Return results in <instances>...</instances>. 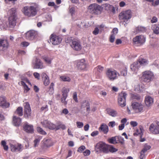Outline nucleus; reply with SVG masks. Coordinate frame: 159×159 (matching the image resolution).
I'll return each mask as SVG.
<instances>
[{
    "instance_id": "f257e3e1",
    "label": "nucleus",
    "mask_w": 159,
    "mask_h": 159,
    "mask_svg": "<svg viewBox=\"0 0 159 159\" xmlns=\"http://www.w3.org/2000/svg\"><path fill=\"white\" fill-rule=\"evenodd\" d=\"M16 9L12 8L8 11L10 16L8 19L9 25L11 27L15 26L16 24Z\"/></svg>"
},
{
    "instance_id": "f03ea898",
    "label": "nucleus",
    "mask_w": 159,
    "mask_h": 159,
    "mask_svg": "<svg viewBox=\"0 0 159 159\" xmlns=\"http://www.w3.org/2000/svg\"><path fill=\"white\" fill-rule=\"evenodd\" d=\"M102 10V7L96 3L92 4L88 7L89 12L92 15H99L101 13Z\"/></svg>"
},
{
    "instance_id": "7ed1b4c3",
    "label": "nucleus",
    "mask_w": 159,
    "mask_h": 159,
    "mask_svg": "<svg viewBox=\"0 0 159 159\" xmlns=\"http://www.w3.org/2000/svg\"><path fill=\"white\" fill-rule=\"evenodd\" d=\"M22 10L24 14L28 17L34 16L37 13L36 8L34 6H25Z\"/></svg>"
},
{
    "instance_id": "20e7f679",
    "label": "nucleus",
    "mask_w": 159,
    "mask_h": 159,
    "mask_svg": "<svg viewBox=\"0 0 159 159\" xmlns=\"http://www.w3.org/2000/svg\"><path fill=\"white\" fill-rule=\"evenodd\" d=\"M106 75L110 80L113 81L117 78L119 73L116 70L110 68L107 69Z\"/></svg>"
},
{
    "instance_id": "39448f33",
    "label": "nucleus",
    "mask_w": 159,
    "mask_h": 159,
    "mask_svg": "<svg viewBox=\"0 0 159 159\" xmlns=\"http://www.w3.org/2000/svg\"><path fill=\"white\" fill-rule=\"evenodd\" d=\"M127 94L124 92H121L119 94L118 98V103L119 105L121 107L125 106L126 98Z\"/></svg>"
},
{
    "instance_id": "423d86ee",
    "label": "nucleus",
    "mask_w": 159,
    "mask_h": 159,
    "mask_svg": "<svg viewBox=\"0 0 159 159\" xmlns=\"http://www.w3.org/2000/svg\"><path fill=\"white\" fill-rule=\"evenodd\" d=\"M141 77L142 80L145 82H149L153 77V73L150 71H147L143 72Z\"/></svg>"
},
{
    "instance_id": "0eeeda50",
    "label": "nucleus",
    "mask_w": 159,
    "mask_h": 159,
    "mask_svg": "<svg viewBox=\"0 0 159 159\" xmlns=\"http://www.w3.org/2000/svg\"><path fill=\"white\" fill-rule=\"evenodd\" d=\"M49 40L53 45H56L61 43L62 39L59 36L52 34L50 36Z\"/></svg>"
},
{
    "instance_id": "6e6552de",
    "label": "nucleus",
    "mask_w": 159,
    "mask_h": 159,
    "mask_svg": "<svg viewBox=\"0 0 159 159\" xmlns=\"http://www.w3.org/2000/svg\"><path fill=\"white\" fill-rule=\"evenodd\" d=\"M131 107L136 113L141 112L143 109V106L140 103L137 102H132Z\"/></svg>"
},
{
    "instance_id": "1a4fd4ad",
    "label": "nucleus",
    "mask_w": 159,
    "mask_h": 159,
    "mask_svg": "<svg viewBox=\"0 0 159 159\" xmlns=\"http://www.w3.org/2000/svg\"><path fill=\"white\" fill-rule=\"evenodd\" d=\"M24 116L26 118H29L31 114V109L30 105L28 102H25L24 103Z\"/></svg>"
},
{
    "instance_id": "9d476101",
    "label": "nucleus",
    "mask_w": 159,
    "mask_h": 159,
    "mask_svg": "<svg viewBox=\"0 0 159 159\" xmlns=\"http://www.w3.org/2000/svg\"><path fill=\"white\" fill-rule=\"evenodd\" d=\"M23 130L28 133L33 134L34 132L33 125L29 124L27 122H25L23 124Z\"/></svg>"
},
{
    "instance_id": "9b49d317",
    "label": "nucleus",
    "mask_w": 159,
    "mask_h": 159,
    "mask_svg": "<svg viewBox=\"0 0 159 159\" xmlns=\"http://www.w3.org/2000/svg\"><path fill=\"white\" fill-rule=\"evenodd\" d=\"M107 145L104 143L102 142L98 143L95 146V150L97 152L100 151L106 153L107 151Z\"/></svg>"
},
{
    "instance_id": "f8f14e48",
    "label": "nucleus",
    "mask_w": 159,
    "mask_h": 159,
    "mask_svg": "<svg viewBox=\"0 0 159 159\" xmlns=\"http://www.w3.org/2000/svg\"><path fill=\"white\" fill-rule=\"evenodd\" d=\"M76 62L77 64L76 66L79 69L84 70L87 66V64L84 59L77 60L76 61Z\"/></svg>"
},
{
    "instance_id": "ddd939ff",
    "label": "nucleus",
    "mask_w": 159,
    "mask_h": 159,
    "mask_svg": "<svg viewBox=\"0 0 159 159\" xmlns=\"http://www.w3.org/2000/svg\"><path fill=\"white\" fill-rule=\"evenodd\" d=\"M11 151L13 152H20L22 150L23 146L21 144L17 143L16 144H10Z\"/></svg>"
},
{
    "instance_id": "4468645a",
    "label": "nucleus",
    "mask_w": 159,
    "mask_h": 159,
    "mask_svg": "<svg viewBox=\"0 0 159 159\" xmlns=\"http://www.w3.org/2000/svg\"><path fill=\"white\" fill-rule=\"evenodd\" d=\"M149 131L154 134H159V123L152 124L149 127Z\"/></svg>"
},
{
    "instance_id": "2eb2a0df",
    "label": "nucleus",
    "mask_w": 159,
    "mask_h": 159,
    "mask_svg": "<svg viewBox=\"0 0 159 159\" xmlns=\"http://www.w3.org/2000/svg\"><path fill=\"white\" fill-rule=\"evenodd\" d=\"M119 18L124 22L127 21L129 19V10H127L122 11L120 13Z\"/></svg>"
},
{
    "instance_id": "dca6fc26",
    "label": "nucleus",
    "mask_w": 159,
    "mask_h": 159,
    "mask_svg": "<svg viewBox=\"0 0 159 159\" xmlns=\"http://www.w3.org/2000/svg\"><path fill=\"white\" fill-rule=\"evenodd\" d=\"M42 125L44 127L48 128L51 129H56V125L47 120H44L41 122Z\"/></svg>"
},
{
    "instance_id": "f3484780",
    "label": "nucleus",
    "mask_w": 159,
    "mask_h": 159,
    "mask_svg": "<svg viewBox=\"0 0 159 159\" xmlns=\"http://www.w3.org/2000/svg\"><path fill=\"white\" fill-rule=\"evenodd\" d=\"M70 46L73 49L76 51H80L82 48L80 42L78 40L72 41Z\"/></svg>"
},
{
    "instance_id": "a211bd4d",
    "label": "nucleus",
    "mask_w": 159,
    "mask_h": 159,
    "mask_svg": "<svg viewBox=\"0 0 159 159\" xmlns=\"http://www.w3.org/2000/svg\"><path fill=\"white\" fill-rule=\"evenodd\" d=\"M145 41V37L142 35L136 36L133 39V42L135 44L139 43L142 44L144 43Z\"/></svg>"
},
{
    "instance_id": "6ab92c4d",
    "label": "nucleus",
    "mask_w": 159,
    "mask_h": 159,
    "mask_svg": "<svg viewBox=\"0 0 159 159\" xmlns=\"http://www.w3.org/2000/svg\"><path fill=\"white\" fill-rule=\"evenodd\" d=\"M9 102H7L6 98L0 96V106L3 108H7L10 106Z\"/></svg>"
},
{
    "instance_id": "aec40b11",
    "label": "nucleus",
    "mask_w": 159,
    "mask_h": 159,
    "mask_svg": "<svg viewBox=\"0 0 159 159\" xmlns=\"http://www.w3.org/2000/svg\"><path fill=\"white\" fill-rule=\"evenodd\" d=\"M37 34L36 32L34 30H30L26 33L27 39L29 40H33Z\"/></svg>"
},
{
    "instance_id": "412c9836",
    "label": "nucleus",
    "mask_w": 159,
    "mask_h": 159,
    "mask_svg": "<svg viewBox=\"0 0 159 159\" xmlns=\"http://www.w3.org/2000/svg\"><path fill=\"white\" fill-rule=\"evenodd\" d=\"M44 147L48 148L53 145V142L51 139L45 138L43 140Z\"/></svg>"
},
{
    "instance_id": "4be33fe9",
    "label": "nucleus",
    "mask_w": 159,
    "mask_h": 159,
    "mask_svg": "<svg viewBox=\"0 0 159 159\" xmlns=\"http://www.w3.org/2000/svg\"><path fill=\"white\" fill-rule=\"evenodd\" d=\"M8 43L6 40L0 39V50H4L8 46Z\"/></svg>"
},
{
    "instance_id": "5701e85b",
    "label": "nucleus",
    "mask_w": 159,
    "mask_h": 159,
    "mask_svg": "<svg viewBox=\"0 0 159 159\" xmlns=\"http://www.w3.org/2000/svg\"><path fill=\"white\" fill-rule=\"evenodd\" d=\"M44 67L43 63L41 60L36 58L35 60V63L34 66V68L36 69H42Z\"/></svg>"
},
{
    "instance_id": "b1692460",
    "label": "nucleus",
    "mask_w": 159,
    "mask_h": 159,
    "mask_svg": "<svg viewBox=\"0 0 159 159\" xmlns=\"http://www.w3.org/2000/svg\"><path fill=\"white\" fill-rule=\"evenodd\" d=\"M145 102L146 105L147 107H149L153 104V99L150 96H147L145 98Z\"/></svg>"
},
{
    "instance_id": "393cba45",
    "label": "nucleus",
    "mask_w": 159,
    "mask_h": 159,
    "mask_svg": "<svg viewBox=\"0 0 159 159\" xmlns=\"http://www.w3.org/2000/svg\"><path fill=\"white\" fill-rule=\"evenodd\" d=\"M99 131L102 132L104 134H107L109 131L108 127L106 124H102L99 128Z\"/></svg>"
},
{
    "instance_id": "a878e982",
    "label": "nucleus",
    "mask_w": 159,
    "mask_h": 159,
    "mask_svg": "<svg viewBox=\"0 0 159 159\" xmlns=\"http://www.w3.org/2000/svg\"><path fill=\"white\" fill-rule=\"evenodd\" d=\"M41 76L43 79V83L45 86H47L49 84V78L48 76L45 73H43Z\"/></svg>"
},
{
    "instance_id": "bb28decb",
    "label": "nucleus",
    "mask_w": 159,
    "mask_h": 159,
    "mask_svg": "<svg viewBox=\"0 0 159 159\" xmlns=\"http://www.w3.org/2000/svg\"><path fill=\"white\" fill-rule=\"evenodd\" d=\"M13 122L15 126H19L21 123V119L20 117L14 116L13 117Z\"/></svg>"
},
{
    "instance_id": "cd10ccee",
    "label": "nucleus",
    "mask_w": 159,
    "mask_h": 159,
    "mask_svg": "<svg viewBox=\"0 0 159 159\" xmlns=\"http://www.w3.org/2000/svg\"><path fill=\"white\" fill-rule=\"evenodd\" d=\"M139 66L138 61H136L131 64L130 66V69L133 72L136 71Z\"/></svg>"
},
{
    "instance_id": "c85d7f7f",
    "label": "nucleus",
    "mask_w": 159,
    "mask_h": 159,
    "mask_svg": "<svg viewBox=\"0 0 159 159\" xmlns=\"http://www.w3.org/2000/svg\"><path fill=\"white\" fill-rule=\"evenodd\" d=\"M107 113L110 116L112 117L116 116L117 115V112L114 110L110 108H107Z\"/></svg>"
},
{
    "instance_id": "c756f323",
    "label": "nucleus",
    "mask_w": 159,
    "mask_h": 159,
    "mask_svg": "<svg viewBox=\"0 0 159 159\" xmlns=\"http://www.w3.org/2000/svg\"><path fill=\"white\" fill-rule=\"evenodd\" d=\"M107 151L106 153H107L109 152H114L118 151V149L114 148L113 146L107 145Z\"/></svg>"
},
{
    "instance_id": "7c9ffc66",
    "label": "nucleus",
    "mask_w": 159,
    "mask_h": 159,
    "mask_svg": "<svg viewBox=\"0 0 159 159\" xmlns=\"http://www.w3.org/2000/svg\"><path fill=\"white\" fill-rule=\"evenodd\" d=\"M144 88V86L143 84H137L135 86L134 90L137 92H141L143 91Z\"/></svg>"
},
{
    "instance_id": "2f4dec72",
    "label": "nucleus",
    "mask_w": 159,
    "mask_h": 159,
    "mask_svg": "<svg viewBox=\"0 0 159 159\" xmlns=\"http://www.w3.org/2000/svg\"><path fill=\"white\" fill-rule=\"evenodd\" d=\"M127 120L126 118H124L121 120V124L118 126V129L120 130H122L124 128L125 124Z\"/></svg>"
},
{
    "instance_id": "473e14b6",
    "label": "nucleus",
    "mask_w": 159,
    "mask_h": 159,
    "mask_svg": "<svg viewBox=\"0 0 159 159\" xmlns=\"http://www.w3.org/2000/svg\"><path fill=\"white\" fill-rule=\"evenodd\" d=\"M104 70V67L100 65L98 66L94 69V70L96 71L95 73L98 74L101 73Z\"/></svg>"
},
{
    "instance_id": "72a5a7b5",
    "label": "nucleus",
    "mask_w": 159,
    "mask_h": 159,
    "mask_svg": "<svg viewBox=\"0 0 159 159\" xmlns=\"http://www.w3.org/2000/svg\"><path fill=\"white\" fill-rule=\"evenodd\" d=\"M15 113L19 116H21L23 115V108L22 107H19L16 110Z\"/></svg>"
},
{
    "instance_id": "f704fd0d",
    "label": "nucleus",
    "mask_w": 159,
    "mask_h": 159,
    "mask_svg": "<svg viewBox=\"0 0 159 159\" xmlns=\"http://www.w3.org/2000/svg\"><path fill=\"white\" fill-rule=\"evenodd\" d=\"M152 30L154 33L157 34H159V27L156 25H154L152 26Z\"/></svg>"
},
{
    "instance_id": "c9c22d12",
    "label": "nucleus",
    "mask_w": 159,
    "mask_h": 159,
    "mask_svg": "<svg viewBox=\"0 0 159 159\" xmlns=\"http://www.w3.org/2000/svg\"><path fill=\"white\" fill-rule=\"evenodd\" d=\"M139 63V64L140 66V65H146L148 63V61L146 59H140L139 60V61H138Z\"/></svg>"
},
{
    "instance_id": "e433bc0d",
    "label": "nucleus",
    "mask_w": 159,
    "mask_h": 159,
    "mask_svg": "<svg viewBox=\"0 0 159 159\" xmlns=\"http://www.w3.org/2000/svg\"><path fill=\"white\" fill-rule=\"evenodd\" d=\"M108 142L111 144H116L117 143L116 142V136L113 137L108 139Z\"/></svg>"
},
{
    "instance_id": "4c0bfd02",
    "label": "nucleus",
    "mask_w": 159,
    "mask_h": 159,
    "mask_svg": "<svg viewBox=\"0 0 159 159\" xmlns=\"http://www.w3.org/2000/svg\"><path fill=\"white\" fill-rule=\"evenodd\" d=\"M36 129L37 132L43 135H46L47 134L46 132L44 131L43 129L40 127H37L36 128Z\"/></svg>"
},
{
    "instance_id": "58836bf2",
    "label": "nucleus",
    "mask_w": 159,
    "mask_h": 159,
    "mask_svg": "<svg viewBox=\"0 0 159 159\" xmlns=\"http://www.w3.org/2000/svg\"><path fill=\"white\" fill-rule=\"evenodd\" d=\"M42 58L46 63L49 64L51 63L52 59L51 58L48 57H43Z\"/></svg>"
},
{
    "instance_id": "ea45409f",
    "label": "nucleus",
    "mask_w": 159,
    "mask_h": 159,
    "mask_svg": "<svg viewBox=\"0 0 159 159\" xmlns=\"http://www.w3.org/2000/svg\"><path fill=\"white\" fill-rule=\"evenodd\" d=\"M116 142L118 143H120L123 144L124 142V139L120 136H116Z\"/></svg>"
},
{
    "instance_id": "a19ab883",
    "label": "nucleus",
    "mask_w": 159,
    "mask_h": 159,
    "mask_svg": "<svg viewBox=\"0 0 159 159\" xmlns=\"http://www.w3.org/2000/svg\"><path fill=\"white\" fill-rule=\"evenodd\" d=\"M130 97L132 99L139 100L140 99V96L136 93L132 94H131Z\"/></svg>"
},
{
    "instance_id": "79ce46f5",
    "label": "nucleus",
    "mask_w": 159,
    "mask_h": 159,
    "mask_svg": "<svg viewBox=\"0 0 159 159\" xmlns=\"http://www.w3.org/2000/svg\"><path fill=\"white\" fill-rule=\"evenodd\" d=\"M137 30L139 32H146L147 29L146 27L143 26H138Z\"/></svg>"
},
{
    "instance_id": "37998d69",
    "label": "nucleus",
    "mask_w": 159,
    "mask_h": 159,
    "mask_svg": "<svg viewBox=\"0 0 159 159\" xmlns=\"http://www.w3.org/2000/svg\"><path fill=\"white\" fill-rule=\"evenodd\" d=\"M21 84L24 87L25 91H26V92H27L30 90V89L28 87V86L24 82V81H21Z\"/></svg>"
},
{
    "instance_id": "c03bdc74",
    "label": "nucleus",
    "mask_w": 159,
    "mask_h": 159,
    "mask_svg": "<svg viewBox=\"0 0 159 159\" xmlns=\"http://www.w3.org/2000/svg\"><path fill=\"white\" fill-rule=\"evenodd\" d=\"M1 145L3 146V148L5 151H7L8 150V147L7 145H6V143L4 140H2L1 142Z\"/></svg>"
},
{
    "instance_id": "a18cd8bd",
    "label": "nucleus",
    "mask_w": 159,
    "mask_h": 159,
    "mask_svg": "<svg viewBox=\"0 0 159 159\" xmlns=\"http://www.w3.org/2000/svg\"><path fill=\"white\" fill-rule=\"evenodd\" d=\"M60 78L64 81L70 82V79L69 77L65 76H60Z\"/></svg>"
},
{
    "instance_id": "49530a36",
    "label": "nucleus",
    "mask_w": 159,
    "mask_h": 159,
    "mask_svg": "<svg viewBox=\"0 0 159 159\" xmlns=\"http://www.w3.org/2000/svg\"><path fill=\"white\" fill-rule=\"evenodd\" d=\"M144 131L143 127L141 126L140 127V130L139 129H137L136 130V132L138 134H141V135L143 134V133Z\"/></svg>"
},
{
    "instance_id": "de8ad7c7",
    "label": "nucleus",
    "mask_w": 159,
    "mask_h": 159,
    "mask_svg": "<svg viewBox=\"0 0 159 159\" xmlns=\"http://www.w3.org/2000/svg\"><path fill=\"white\" fill-rule=\"evenodd\" d=\"M40 139L39 138L35 139L34 141V147H37L40 141Z\"/></svg>"
},
{
    "instance_id": "09e8293b",
    "label": "nucleus",
    "mask_w": 159,
    "mask_h": 159,
    "mask_svg": "<svg viewBox=\"0 0 159 159\" xmlns=\"http://www.w3.org/2000/svg\"><path fill=\"white\" fill-rule=\"evenodd\" d=\"M60 129H61L63 130L66 129V126L63 124H61L57 126H56V130H57Z\"/></svg>"
},
{
    "instance_id": "8fccbe9b",
    "label": "nucleus",
    "mask_w": 159,
    "mask_h": 159,
    "mask_svg": "<svg viewBox=\"0 0 159 159\" xmlns=\"http://www.w3.org/2000/svg\"><path fill=\"white\" fill-rule=\"evenodd\" d=\"M112 6V5H111L109 4H105L104 5L105 9L107 11L111 10Z\"/></svg>"
},
{
    "instance_id": "3c124183",
    "label": "nucleus",
    "mask_w": 159,
    "mask_h": 159,
    "mask_svg": "<svg viewBox=\"0 0 159 159\" xmlns=\"http://www.w3.org/2000/svg\"><path fill=\"white\" fill-rule=\"evenodd\" d=\"M151 148V146L146 144H145L144 148L142 150L146 152L148 150H149Z\"/></svg>"
},
{
    "instance_id": "603ef678",
    "label": "nucleus",
    "mask_w": 159,
    "mask_h": 159,
    "mask_svg": "<svg viewBox=\"0 0 159 159\" xmlns=\"http://www.w3.org/2000/svg\"><path fill=\"white\" fill-rule=\"evenodd\" d=\"M77 127L79 128H82L84 126V124L83 122L79 121H77L76 122Z\"/></svg>"
},
{
    "instance_id": "864d4df0",
    "label": "nucleus",
    "mask_w": 159,
    "mask_h": 159,
    "mask_svg": "<svg viewBox=\"0 0 159 159\" xmlns=\"http://www.w3.org/2000/svg\"><path fill=\"white\" fill-rule=\"evenodd\" d=\"M85 146L83 145L81 146L78 148L77 152H81L85 149Z\"/></svg>"
},
{
    "instance_id": "5fc2aeb1",
    "label": "nucleus",
    "mask_w": 159,
    "mask_h": 159,
    "mask_svg": "<svg viewBox=\"0 0 159 159\" xmlns=\"http://www.w3.org/2000/svg\"><path fill=\"white\" fill-rule=\"evenodd\" d=\"M69 12L71 14L72 16L75 13V8L74 7H71L69 8Z\"/></svg>"
},
{
    "instance_id": "6e6d98bb",
    "label": "nucleus",
    "mask_w": 159,
    "mask_h": 159,
    "mask_svg": "<svg viewBox=\"0 0 159 159\" xmlns=\"http://www.w3.org/2000/svg\"><path fill=\"white\" fill-rule=\"evenodd\" d=\"M115 36L114 34H111L109 38V41L111 43H113L114 41Z\"/></svg>"
},
{
    "instance_id": "4d7b16f0",
    "label": "nucleus",
    "mask_w": 159,
    "mask_h": 159,
    "mask_svg": "<svg viewBox=\"0 0 159 159\" xmlns=\"http://www.w3.org/2000/svg\"><path fill=\"white\" fill-rule=\"evenodd\" d=\"M66 98H64V97H62L61 99V102L65 105L67 104V101H66Z\"/></svg>"
},
{
    "instance_id": "13d9d810",
    "label": "nucleus",
    "mask_w": 159,
    "mask_h": 159,
    "mask_svg": "<svg viewBox=\"0 0 159 159\" xmlns=\"http://www.w3.org/2000/svg\"><path fill=\"white\" fill-rule=\"evenodd\" d=\"M73 98V99L76 102H78V101L77 99V94L76 92H75L74 93Z\"/></svg>"
},
{
    "instance_id": "bf43d9fd",
    "label": "nucleus",
    "mask_w": 159,
    "mask_h": 159,
    "mask_svg": "<svg viewBox=\"0 0 159 159\" xmlns=\"http://www.w3.org/2000/svg\"><path fill=\"white\" fill-rule=\"evenodd\" d=\"M130 123L132 127H136L138 125V123L136 121H131L130 122Z\"/></svg>"
},
{
    "instance_id": "052dcab7",
    "label": "nucleus",
    "mask_w": 159,
    "mask_h": 159,
    "mask_svg": "<svg viewBox=\"0 0 159 159\" xmlns=\"http://www.w3.org/2000/svg\"><path fill=\"white\" fill-rule=\"evenodd\" d=\"M118 32V29L117 28H114L111 32L112 34H114L115 36H116V35L117 34Z\"/></svg>"
},
{
    "instance_id": "680f3d73",
    "label": "nucleus",
    "mask_w": 159,
    "mask_h": 159,
    "mask_svg": "<svg viewBox=\"0 0 159 159\" xmlns=\"http://www.w3.org/2000/svg\"><path fill=\"white\" fill-rule=\"evenodd\" d=\"M99 32V30L98 28L96 27L95 28L93 32V33L94 35L98 34Z\"/></svg>"
},
{
    "instance_id": "e2e57ef3",
    "label": "nucleus",
    "mask_w": 159,
    "mask_h": 159,
    "mask_svg": "<svg viewBox=\"0 0 159 159\" xmlns=\"http://www.w3.org/2000/svg\"><path fill=\"white\" fill-rule=\"evenodd\" d=\"M90 153V151L89 150H86L85 151L83 152V154L85 156H88Z\"/></svg>"
},
{
    "instance_id": "0e129e2a",
    "label": "nucleus",
    "mask_w": 159,
    "mask_h": 159,
    "mask_svg": "<svg viewBox=\"0 0 159 159\" xmlns=\"http://www.w3.org/2000/svg\"><path fill=\"white\" fill-rule=\"evenodd\" d=\"M33 75L35 78L38 80L40 79V75L39 73L37 72H34L33 74Z\"/></svg>"
},
{
    "instance_id": "69168bd1",
    "label": "nucleus",
    "mask_w": 159,
    "mask_h": 159,
    "mask_svg": "<svg viewBox=\"0 0 159 159\" xmlns=\"http://www.w3.org/2000/svg\"><path fill=\"white\" fill-rule=\"evenodd\" d=\"M86 111L89 113L90 111V107L89 103L88 102L86 103Z\"/></svg>"
},
{
    "instance_id": "338daca9",
    "label": "nucleus",
    "mask_w": 159,
    "mask_h": 159,
    "mask_svg": "<svg viewBox=\"0 0 159 159\" xmlns=\"http://www.w3.org/2000/svg\"><path fill=\"white\" fill-rule=\"evenodd\" d=\"M145 152L143 150H142L141 153H140V155L139 156L140 158L141 159H143V158L145 156Z\"/></svg>"
},
{
    "instance_id": "774afa93",
    "label": "nucleus",
    "mask_w": 159,
    "mask_h": 159,
    "mask_svg": "<svg viewBox=\"0 0 159 159\" xmlns=\"http://www.w3.org/2000/svg\"><path fill=\"white\" fill-rule=\"evenodd\" d=\"M115 125V122L114 121H111L109 123V126L111 127H114Z\"/></svg>"
}]
</instances>
